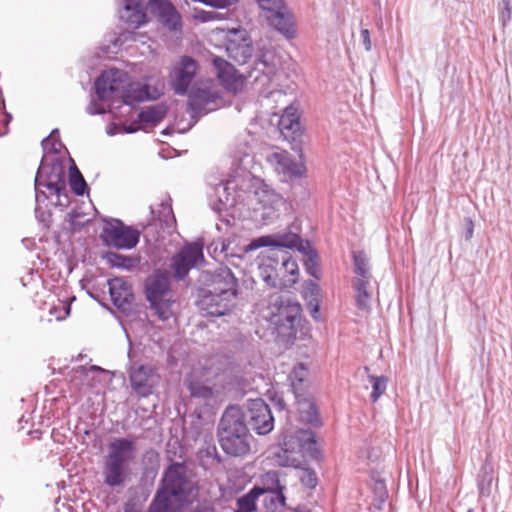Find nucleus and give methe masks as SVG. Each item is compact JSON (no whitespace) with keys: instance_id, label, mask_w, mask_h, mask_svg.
<instances>
[{"instance_id":"obj_16","label":"nucleus","mask_w":512,"mask_h":512,"mask_svg":"<svg viewBox=\"0 0 512 512\" xmlns=\"http://www.w3.org/2000/svg\"><path fill=\"white\" fill-rule=\"evenodd\" d=\"M212 63L216 70L217 78L226 91L237 94L243 90L245 78L238 73L232 64L220 57H214Z\"/></svg>"},{"instance_id":"obj_17","label":"nucleus","mask_w":512,"mask_h":512,"mask_svg":"<svg viewBox=\"0 0 512 512\" xmlns=\"http://www.w3.org/2000/svg\"><path fill=\"white\" fill-rule=\"evenodd\" d=\"M302 240L298 234L286 232L276 235L261 236L252 240L245 248V251L256 250L261 247H275L274 249L281 248H297L302 250Z\"/></svg>"},{"instance_id":"obj_35","label":"nucleus","mask_w":512,"mask_h":512,"mask_svg":"<svg viewBox=\"0 0 512 512\" xmlns=\"http://www.w3.org/2000/svg\"><path fill=\"white\" fill-rule=\"evenodd\" d=\"M372 383L371 400L376 402L386 391L388 379L384 376H369Z\"/></svg>"},{"instance_id":"obj_45","label":"nucleus","mask_w":512,"mask_h":512,"mask_svg":"<svg viewBox=\"0 0 512 512\" xmlns=\"http://www.w3.org/2000/svg\"><path fill=\"white\" fill-rule=\"evenodd\" d=\"M308 485L310 487H315L316 483H317V478H316V475L314 472L310 471L308 472Z\"/></svg>"},{"instance_id":"obj_39","label":"nucleus","mask_w":512,"mask_h":512,"mask_svg":"<svg viewBox=\"0 0 512 512\" xmlns=\"http://www.w3.org/2000/svg\"><path fill=\"white\" fill-rule=\"evenodd\" d=\"M259 6L266 11L284 9L283 0H257Z\"/></svg>"},{"instance_id":"obj_20","label":"nucleus","mask_w":512,"mask_h":512,"mask_svg":"<svg viewBox=\"0 0 512 512\" xmlns=\"http://www.w3.org/2000/svg\"><path fill=\"white\" fill-rule=\"evenodd\" d=\"M147 9L170 30L181 29V16L169 0H150Z\"/></svg>"},{"instance_id":"obj_42","label":"nucleus","mask_w":512,"mask_h":512,"mask_svg":"<svg viewBox=\"0 0 512 512\" xmlns=\"http://www.w3.org/2000/svg\"><path fill=\"white\" fill-rule=\"evenodd\" d=\"M361 37L363 39V44L365 46V49L369 51L371 49V39H370V33L368 29H363L361 31Z\"/></svg>"},{"instance_id":"obj_22","label":"nucleus","mask_w":512,"mask_h":512,"mask_svg":"<svg viewBox=\"0 0 512 512\" xmlns=\"http://www.w3.org/2000/svg\"><path fill=\"white\" fill-rule=\"evenodd\" d=\"M109 292L113 304L123 313L132 310L134 294L132 286L123 278H113L108 281Z\"/></svg>"},{"instance_id":"obj_4","label":"nucleus","mask_w":512,"mask_h":512,"mask_svg":"<svg viewBox=\"0 0 512 512\" xmlns=\"http://www.w3.org/2000/svg\"><path fill=\"white\" fill-rule=\"evenodd\" d=\"M209 295L201 301L204 317H221L229 313L237 296V279L227 267L219 268L210 278Z\"/></svg>"},{"instance_id":"obj_5","label":"nucleus","mask_w":512,"mask_h":512,"mask_svg":"<svg viewBox=\"0 0 512 512\" xmlns=\"http://www.w3.org/2000/svg\"><path fill=\"white\" fill-rule=\"evenodd\" d=\"M136 443L128 438H117L109 445L103 465L104 483L110 487L122 486L131 473L130 463L134 461Z\"/></svg>"},{"instance_id":"obj_1","label":"nucleus","mask_w":512,"mask_h":512,"mask_svg":"<svg viewBox=\"0 0 512 512\" xmlns=\"http://www.w3.org/2000/svg\"><path fill=\"white\" fill-rule=\"evenodd\" d=\"M194 489V483L187 477L186 466L182 463L171 464L164 473L162 486L157 491L149 512H179Z\"/></svg>"},{"instance_id":"obj_43","label":"nucleus","mask_w":512,"mask_h":512,"mask_svg":"<svg viewBox=\"0 0 512 512\" xmlns=\"http://www.w3.org/2000/svg\"><path fill=\"white\" fill-rule=\"evenodd\" d=\"M309 308H310L311 317L314 318V319H317L318 318V312H319V305H318V303H315V304H313L312 302L309 303Z\"/></svg>"},{"instance_id":"obj_38","label":"nucleus","mask_w":512,"mask_h":512,"mask_svg":"<svg viewBox=\"0 0 512 512\" xmlns=\"http://www.w3.org/2000/svg\"><path fill=\"white\" fill-rule=\"evenodd\" d=\"M307 273L311 276L318 278L319 267H318V256L316 253H310L305 261Z\"/></svg>"},{"instance_id":"obj_15","label":"nucleus","mask_w":512,"mask_h":512,"mask_svg":"<svg viewBox=\"0 0 512 512\" xmlns=\"http://www.w3.org/2000/svg\"><path fill=\"white\" fill-rule=\"evenodd\" d=\"M226 51L230 58L238 64H245L252 56V42L244 29H236L228 32L226 36Z\"/></svg>"},{"instance_id":"obj_36","label":"nucleus","mask_w":512,"mask_h":512,"mask_svg":"<svg viewBox=\"0 0 512 512\" xmlns=\"http://www.w3.org/2000/svg\"><path fill=\"white\" fill-rule=\"evenodd\" d=\"M107 261L112 267L131 269L135 266V260L117 253H108Z\"/></svg>"},{"instance_id":"obj_14","label":"nucleus","mask_w":512,"mask_h":512,"mask_svg":"<svg viewBox=\"0 0 512 512\" xmlns=\"http://www.w3.org/2000/svg\"><path fill=\"white\" fill-rule=\"evenodd\" d=\"M252 429L259 435H266L274 428V418L269 406L262 399L251 400L247 415Z\"/></svg>"},{"instance_id":"obj_34","label":"nucleus","mask_w":512,"mask_h":512,"mask_svg":"<svg viewBox=\"0 0 512 512\" xmlns=\"http://www.w3.org/2000/svg\"><path fill=\"white\" fill-rule=\"evenodd\" d=\"M70 187L71 190L76 195H83L85 192V189L87 188L86 181L84 180L82 174L79 172V170L74 167L70 171Z\"/></svg>"},{"instance_id":"obj_28","label":"nucleus","mask_w":512,"mask_h":512,"mask_svg":"<svg viewBox=\"0 0 512 512\" xmlns=\"http://www.w3.org/2000/svg\"><path fill=\"white\" fill-rule=\"evenodd\" d=\"M278 127L284 136H288L289 134H294L299 131L300 115L298 109L292 105L286 107L279 119Z\"/></svg>"},{"instance_id":"obj_30","label":"nucleus","mask_w":512,"mask_h":512,"mask_svg":"<svg viewBox=\"0 0 512 512\" xmlns=\"http://www.w3.org/2000/svg\"><path fill=\"white\" fill-rule=\"evenodd\" d=\"M168 108L165 104L149 106L139 113V120L145 124L156 125L166 116Z\"/></svg>"},{"instance_id":"obj_2","label":"nucleus","mask_w":512,"mask_h":512,"mask_svg":"<svg viewBox=\"0 0 512 512\" xmlns=\"http://www.w3.org/2000/svg\"><path fill=\"white\" fill-rule=\"evenodd\" d=\"M259 276L269 286L277 289L293 287L299 280L296 259L286 250L270 249L258 256Z\"/></svg>"},{"instance_id":"obj_18","label":"nucleus","mask_w":512,"mask_h":512,"mask_svg":"<svg viewBox=\"0 0 512 512\" xmlns=\"http://www.w3.org/2000/svg\"><path fill=\"white\" fill-rule=\"evenodd\" d=\"M269 317H278V320H297L301 317V305L294 300L278 294H272L268 300Z\"/></svg>"},{"instance_id":"obj_37","label":"nucleus","mask_w":512,"mask_h":512,"mask_svg":"<svg viewBox=\"0 0 512 512\" xmlns=\"http://www.w3.org/2000/svg\"><path fill=\"white\" fill-rule=\"evenodd\" d=\"M190 393L193 397H199V398H210L213 394V391L210 387L203 386V385H197L194 383H191L189 386Z\"/></svg>"},{"instance_id":"obj_46","label":"nucleus","mask_w":512,"mask_h":512,"mask_svg":"<svg viewBox=\"0 0 512 512\" xmlns=\"http://www.w3.org/2000/svg\"><path fill=\"white\" fill-rule=\"evenodd\" d=\"M91 369H92V370H101V368H100V367H98V366H92V367H91Z\"/></svg>"},{"instance_id":"obj_6","label":"nucleus","mask_w":512,"mask_h":512,"mask_svg":"<svg viewBox=\"0 0 512 512\" xmlns=\"http://www.w3.org/2000/svg\"><path fill=\"white\" fill-rule=\"evenodd\" d=\"M318 450L311 430H300L295 436L284 439L283 448L276 454V463L282 467L301 468L306 464V457L316 458Z\"/></svg>"},{"instance_id":"obj_26","label":"nucleus","mask_w":512,"mask_h":512,"mask_svg":"<svg viewBox=\"0 0 512 512\" xmlns=\"http://www.w3.org/2000/svg\"><path fill=\"white\" fill-rule=\"evenodd\" d=\"M282 10L283 9H275L267 11L265 18L271 26L284 35L290 37L294 33L292 18Z\"/></svg>"},{"instance_id":"obj_31","label":"nucleus","mask_w":512,"mask_h":512,"mask_svg":"<svg viewBox=\"0 0 512 512\" xmlns=\"http://www.w3.org/2000/svg\"><path fill=\"white\" fill-rule=\"evenodd\" d=\"M261 495L262 491L259 486L253 487L247 494L237 499L235 512H255L257 500Z\"/></svg>"},{"instance_id":"obj_8","label":"nucleus","mask_w":512,"mask_h":512,"mask_svg":"<svg viewBox=\"0 0 512 512\" xmlns=\"http://www.w3.org/2000/svg\"><path fill=\"white\" fill-rule=\"evenodd\" d=\"M221 105V93L213 80L199 82L188 95V106L193 114H206Z\"/></svg>"},{"instance_id":"obj_7","label":"nucleus","mask_w":512,"mask_h":512,"mask_svg":"<svg viewBox=\"0 0 512 512\" xmlns=\"http://www.w3.org/2000/svg\"><path fill=\"white\" fill-rule=\"evenodd\" d=\"M147 298L161 320L176 317L175 301L172 299L168 272H157L147 284Z\"/></svg>"},{"instance_id":"obj_29","label":"nucleus","mask_w":512,"mask_h":512,"mask_svg":"<svg viewBox=\"0 0 512 512\" xmlns=\"http://www.w3.org/2000/svg\"><path fill=\"white\" fill-rule=\"evenodd\" d=\"M262 486L259 489L264 493L270 492L277 495V500L280 505L285 506L286 498L283 494L284 487L280 485L278 473L275 471H268L261 477Z\"/></svg>"},{"instance_id":"obj_40","label":"nucleus","mask_w":512,"mask_h":512,"mask_svg":"<svg viewBox=\"0 0 512 512\" xmlns=\"http://www.w3.org/2000/svg\"><path fill=\"white\" fill-rule=\"evenodd\" d=\"M276 56L273 52L267 51L263 53L259 59V61L268 69V72L271 71V68H274L277 64Z\"/></svg>"},{"instance_id":"obj_32","label":"nucleus","mask_w":512,"mask_h":512,"mask_svg":"<svg viewBox=\"0 0 512 512\" xmlns=\"http://www.w3.org/2000/svg\"><path fill=\"white\" fill-rule=\"evenodd\" d=\"M355 266V278H372L368 269V260L363 252H357L353 255Z\"/></svg>"},{"instance_id":"obj_11","label":"nucleus","mask_w":512,"mask_h":512,"mask_svg":"<svg viewBox=\"0 0 512 512\" xmlns=\"http://www.w3.org/2000/svg\"><path fill=\"white\" fill-rule=\"evenodd\" d=\"M139 232L124 226L120 222L107 224L101 234V238L108 245L118 249L134 248L139 242Z\"/></svg>"},{"instance_id":"obj_12","label":"nucleus","mask_w":512,"mask_h":512,"mask_svg":"<svg viewBox=\"0 0 512 512\" xmlns=\"http://www.w3.org/2000/svg\"><path fill=\"white\" fill-rule=\"evenodd\" d=\"M204 260L202 245L191 243L185 245L171 259V269L177 279H183L189 273L190 269Z\"/></svg>"},{"instance_id":"obj_25","label":"nucleus","mask_w":512,"mask_h":512,"mask_svg":"<svg viewBox=\"0 0 512 512\" xmlns=\"http://www.w3.org/2000/svg\"><path fill=\"white\" fill-rule=\"evenodd\" d=\"M289 378L291 380V385L293 387L295 396L298 399L299 406H302L307 403L309 408L314 409L315 406L313 402L306 399H300L301 392H303L305 382L307 381L308 378V369L304 366V364L299 363L298 365H296L293 368L292 372L290 373Z\"/></svg>"},{"instance_id":"obj_3","label":"nucleus","mask_w":512,"mask_h":512,"mask_svg":"<svg viewBox=\"0 0 512 512\" xmlns=\"http://www.w3.org/2000/svg\"><path fill=\"white\" fill-rule=\"evenodd\" d=\"M218 437L220 446L227 455L245 457L251 452L253 436L240 408L231 406L225 410L220 420Z\"/></svg>"},{"instance_id":"obj_27","label":"nucleus","mask_w":512,"mask_h":512,"mask_svg":"<svg viewBox=\"0 0 512 512\" xmlns=\"http://www.w3.org/2000/svg\"><path fill=\"white\" fill-rule=\"evenodd\" d=\"M125 21L138 28L147 22V15L143 10L140 0H125L124 14Z\"/></svg>"},{"instance_id":"obj_10","label":"nucleus","mask_w":512,"mask_h":512,"mask_svg":"<svg viewBox=\"0 0 512 512\" xmlns=\"http://www.w3.org/2000/svg\"><path fill=\"white\" fill-rule=\"evenodd\" d=\"M127 84V72L116 68L108 69L97 78L96 93L101 100L122 99V93Z\"/></svg>"},{"instance_id":"obj_19","label":"nucleus","mask_w":512,"mask_h":512,"mask_svg":"<svg viewBox=\"0 0 512 512\" xmlns=\"http://www.w3.org/2000/svg\"><path fill=\"white\" fill-rule=\"evenodd\" d=\"M268 161L274 166L275 171L287 177H302L306 172L303 160L293 159L286 150L273 152Z\"/></svg>"},{"instance_id":"obj_41","label":"nucleus","mask_w":512,"mask_h":512,"mask_svg":"<svg viewBox=\"0 0 512 512\" xmlns=\"http://www.w3.org/2000/svg\"><path fill=\"white\" fill-rule=\"evenodd\" d=\"M217 17H218V14L214 11L200 10L194 14V18L196 20H199L200 22L212 21V20H215Z\"/></svg>"},{"instance_id":"obj_44","label":"nucleus","mask_w":512,"mask_h":512,"mask_svg":"<svg viewBox=\"0 0 512 512\" xmlns=\"http://www.w3.org/2000/svg\"><path fill=\"white\" fill-rule=\"evenodd\" d=\"M287 323H288V324H290V325H289V326H286V323H285V322H279V323H278V325H277V327H276V329H277L278 331H281V330H283V329H291V330H292V329H294V328H295V327H294V323H295V322L290 321V322H287Z\"/></svg>"},{"instance_id":"obj_33","label":"nucleus","mask_w":512,"mask_h":512,"mask_svg":"<svg viewBox=\"0 0 512 512\" xmlns=\"http://www.w3.org/2000/svg\"><path fill=\"white\" fill-rule=\"evenodd\" d=\"M75 300V297L67 300H58L57 304L53 305L50 309V314L55 317L56 320H65L70 316L71 302Z\"/></svg>"},{"instance_id":"obj_13","label":"nucleus","mask_w":512,"mask_h":512,"mask_svg":"<svg viewBox=\"0 0 512 512\" xmlns=\"http://www.w3.org/2000/svg\"><path fill=\"white\" fill-rule=\"evenodd\" d=\"M128 373L131 387L137 395L147 397L152 394L155 387L153 378H159L155 366L134 363Z\"/></svg>"},{"instance_id":"obj_23","label":"nucleus","mask_w":512,"mask_h":512,"mask_svg":"<svg viewBox=\"0 0 512 512\" xmlns=\"http://www.w3.org/2000/svg\"><path fill=\"white\" fill-rule=\"evenodd\" d=\"M163 94L162 88L151 87L150 85H142L137 82H132L128 75V84L122 93V101L127 105H134L136 103L157 99Z\"/></svg>"},{"instance_id":"obj_24","label":"nucleus","mask_w":512,"mask_h":512,"mask_svg":"<svg viewBox=\"0 0 512 512\" xmlns=\"http://www.w3.org/2000/svg\"><path fill=\"white\" fill-rule=\"evenodd\" d=\"M353 288L355 291V303L363 313H368L371 308L374 292L378 285L372 278H354Z\"/></svg>"},{"instance_id":"obj_9","label":"nucleus","mask_w":512,"mask_h":512,"mask_svg":"<svg viewBox=\"0 0 512 512\" xmlns=\"http://www.w3.org/2000/svg\"><path fill=\"white\" fill-rule=\"evenodd\" d=\"M199 71L198 62L190 56H181L168 74V82L177 95H185Z\"/></svg>"},{"instance_id":"obj_21","label":"nucleus","mask_w":512,"mask_h":512,"mask_svg":"<svg viewBox=\"0 0 512 512\" xmlns=\"http://www.w3.org/2000/svg\"><path fill=\"white\" fill-rule=\"evenodd\" d=\"M39 184L59 196L66 188L65 171L61 164L43 165L38 171Z\"/></svg>"}]
</instances>
